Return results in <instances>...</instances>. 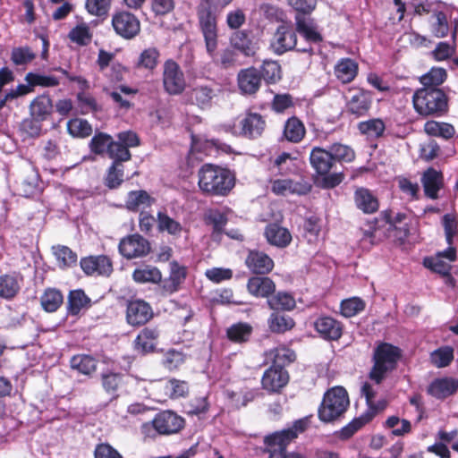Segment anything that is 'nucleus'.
<instances>
[{"label": "nucleus", "instance_id": "obj_1", "mask_svg": "<svg viewBox=\"0 0 458 458\" xmlns=\"http://www.w3.org/2000/svg\"><path fill=\"white\" fill-rule=\"evenodd\" d=\"M294 21L295 29L290 24L283 23L276 30L270 47L276 55H281L293 49L311 55L313 48L310 44L322 41V36L311 19L296 14Z\"/></svg>", "mask_w": 458, "mask_h": 458}, {"label": "nucleus", "instance_id": "obj_2", "mask_svg": "<svg viewBox=\"0 0 458 458\" xmlns=\"http://www.w3.org/2000/svg\"><path fill=\"white\" fill-rule=\"evenodd\" d=\"M199 190L206 195L225 196L234 186V177L228 169L204 164L198 172Z\"/></svg>", "mask_w": 458, "mask_h": 458}, {"label": "nucleus", "instance_id": "obj_3", "mask_svg": "<svg viewBox=\"0 0 458 458\" xmlns=\"http://www.w3.org/2000/svg\"><path fill=\"white\" fill-rule=\"evenodd\" d=\"M413 106L423 116H440L447 111V98L445 93L435 87L418 89L413 95Z\"/></svg>", "mask_w": 458, "mask_h": 458}, {"label": "nucleus", "instance_id": "obj_4", "mask_svg": "<svg viewBox=\"0 0 458 458\" xmlns=\"http://www.w3.org/2000/svg\"><path fill=\"white\" fill-rule=\"evenodd\" d=\"M308 424V419H301L296 420L291 428L266 437L264 452L268 454V458H287L288 445L307 428Z\"/></svg>", "mask_w": 458, "mask_h": 458}, {"label": "nucleus", "instance_id": "obj_5", "mask_svg": "<svg viewBox=\"0 0 458 458\" xmlns=\"http://www.w3.org/2000/svg\"><path fill=\"white\" fill-rule=\"evenodd\" d=\"M196 12L207 52L210 57H213L217 48V14L211 4V0H200Z\"/></svg>", "mask_w": 458, "mask_h": 458}, {"label": "nucleus", "instance_id": "obj_6", "mask_svg": "<svg viewBox=\"0 0 458 458\" xmlns=\"http://www.w3.org/2000/svg\"><path fill=\"white\" fill-rule=\"evenodd\" d=\"M401 355V350L398 347L387 343L380 344L374 351V364L369 372V378L380 384L386 374L395 369Z\"/></svg>", "mask_w": 458, "mask_h": 458}, {"label": "nucleus", "instance_id": "obj_7", "mask_svg": "<svg viewBox=\"0 0 458 458\" xmlns=\"http://www.w3.org/2000/svg\"><path fill=\"white\" fill-rule=\"evenodd\" d=\"M347 391L342 386H335L324 394L318 408V418L323 422H332L339 419L349 407Z\"/></svg>", "mask_w": 458, "mask_h": 458}, {"label": "nucleus", "instance_id": "obj_8", "mask_svg": "<svg viewBox=\"0 0 458 458\" xmlns=\"http://www.w3.org/2000/svg\"><path fill=\"white\" fill-rule=\"evenodd\" d=\"M184 420L173 411H165L156 415L151 424L146 423L142 426V431L148 434L154 428L158 434L170 435L178 432L183 428Z\"/></svg>", "mask_w": 458, "mask_h": 458}, {"label": "nucleus", "instance_id": "obj_9", "mask_svg": "<svg viewBox=\"0 0 458 458\" xmlns=\"http://www.w3.org/2000/svg\"><path fill=\"white\" fill-rule=\"evenodd\" d=\"M163 85L170 95H179L185 89L184 74L179 64L173 60H167L164 64Z\"/></svg>", "mask_w": 458, "mask_h": 458}, {"label": "nucleus", "instance_id": "obj_10", "mask_svg": "<svg viewBox=\"0 0 458 458\" xmlns=\"http://www.w3.org/2000/svg\"><path fill=\"white\" fill-rule=\"evenodd\" d=\"M112 26L115 33L125 39L133 38L140 30V23L138 18L125 11L113 15Z\"/></svg>", "mask_w": 458, "mask_h": 458}, {"label": "nucleus", "instance_id": "obj_11", "mask_svg": "<svg viewBox=\"0 0 458 458\" xmlns=\"http://www.w3.org/2000/svg\"><path fill=\"white\" fill-rule=\"evenodd\" d=\"M119 252L127 259L141 258L150 251L148 240L138 233L129 235L120 241Z\"/></svg>", "mask_w": 458, "mask_h": 458}, {"label": "nucleus", "instance_id": "obj_12", "mask_svg": "<svg viewBox=\"0 0 458 458\" xmlns=\"http://www.w3.org/2000/svg\"><path fill=\"white\" fill-rule=\"evenodd\" d=\"M289 379L290 377L286 369L272 365L264 372L261 386L268 393L279 394L287 386Z\"/></svg>", "mask_w": 458, "mask_h": 458}, {"label": "nucleus", "instance_id": "obj_13", "mask_svg": "<svg viewBox=\"0 0 458 458\" xmlns=\"http://www.w3.org/2000/svg\"><path fill=\"white\" fill-rule=\"evenodd\" d=\"M311 190V184L302 179H276L271 182V191L276 195H305Z\"/></svg>", "mask_w": 458, "mask_h": 458}, {"label": "nucleus", "instance_id": "obj_14", "mask_svg": "<svg viewBox=\"0 0 458 458\" xmlns=\"http://www.w3.org/2000/svg\"><path fill=\"white\" fill-rule=\"evenodd\" d=\"M80 264L83 272L88 276H109L113 272V263L106 255L83 258Z\"/></svg>", "mask_w": 458, "mask_h": 458}, {"label": "nucleus", "instance_id": "obj_15", "mask_svg": "<svg viewBox=\"0 0 458 458\" xmlns=\"http://www.w3.org/2000/svg\"><path fill=\"white\" fill-rule=\"evenodd\" d=\"M237 83L242 94H256L262 83L259 70L254 66L240 70L237 74Z\"/></svg>", "mask_w": 458, "mask_h": 458}, {"label": "nucleus", "instance_id": "obj_16", "mask_svg": "<svg viewBox=\"0 0 458 458\" xmlns=\"http://www.w3.org/2000/svg\"><path fill=\"white\" fill-rule=\"evenodd\" d=\"M151 307L144 301L135 300L128 303L126 318L130 325L140 326L152 318Z\"/></svg>", "mask_w": 458, "mask_h": 458}, {"label": "nucleus", "instance_id": "obj_17", "mask_svg": "<svg viewBox=\"0 0 458 458\" xmlns=\"http://www.w3.org/2000/svg\"><path fill=\"white\" fill-rule=\"evenodd\" d=\"M160 331L157 327H146L140 330L134 340V349L139 353L146 354L155 351Z\"/></svg>", "mask_w": 458, "mask_h": 458}, {"label": "nucleus", "instance_id": "obj_18", "mask_svg": "<svg viewBox=\"0 0 458 458\" xmlns=\"http://www.w3.org/2000/svg\"><path fill=\"white\" fill-rule=\"evenodd\" d=\"M372 104V97L369 91L358 89L354 90L347 101V111L356 117L368 114Z\"/></svg>", "mask_w": 458, "mask_h": 458}, {"label": "nucleus", "instance_id": "obj_19", "mask_svg": "<svg viewBox=\"0 0 458 458\" xmlns=\"http://www.w3.org/2000/svg\"><path fill=\"white\" fill-rule=\"evenodd\" d=\"M29 110L30 115L34 121H47L54 112L53 101L47 94L38 95L30 102Z\"/></svg>", "mask_w": 458, "mask_h": 458}, {"label": "nucleus", "instance_id": "obj_20", "mask_svg": "<svg viewBox=\"0 0 458 458\" xmlns=\"http://www.w3.org/2000/svg\"><path fill=\"white\" fill-rule=\"evenodd\" d=\"M187 276V267L177 261L170 263L169 276L162 282V288L165 293L177 292L184 283Z\"/></svg>", "mask_w": 458, "mask_h": 458}, {"label": "nucleus", "instance_id": "obj_21", "mask_svg": "<svg viewBox=\"0 0 458 458\" xmlns=\"http://www.w3.org/2000/svg\"><path fill=\"white\" fill-rule=\"evenodd\" d=\"M314 327L319 335L327 340H338L342 335V324L331 317L318 318Z\"/></svg>", "mask_w": 458, "mask_h": 458}, {"label": "nucleus", "instance_id": "obj_22", "mask_svg": "<svg viewBox=\"0 0 458 458\" xmlns=\"http://www.w3.org/2000/svg\"><path fill=\"white\" fill-rule=\"evenodd\" d=\"M310 162L312 168L318 174H328L335 164L330 150H326L319 147L312 148L310 155Z\"/></svg>", "mask_w": 458, "mask_h": 458}, {"label": "nucleus", "instance_id": "obj_23", "mask_svg": "<svg viewBox=\"0 0 458 458\" xmlns=\"http://www.w3.org/2000/svg\"><path fill=\"white\" fill-rule=\"evenodd\" d=\"M188 96L191 104L205 109L211 106L216 93L214 89L209 85L197 84L190 89Z\"/></svg>", "mask_w": 458, "mask_h": 458}, {"label": "nucleus", "instance_id": "obj_24", "mask_svg": "<svg viewBox=\"0 0 458 458\" xmlns=\"http://www.w3.org/2000/svg\"><path fill=\"white\" fill-rule=\"evenodd\" d=\"M242 134L248 138L255 139L259 137L266 127V121L258 113H248L241 121Z\"/></svg>", "mask_w": 458, "mask_h": 458}, {"label": "nucleus", "instance_id": "obj_25", "mask_svg": "<svg viewBox=\"0 0 458 458\" xmlns=\"http://www.w3.org/2000/svg\"><path fill=\"white\" fill-rule=\"evenodd\" d=\"M246 266L254 274L265 275L274 267V261L267 254L259 251H250L246 259Z\"/></svg>", "mask_w": 458, "mask_h": 458}, {"label": "nucleus", "instance_id": "obj_26", "mask_svg": "<svg viewBox=\"0 0 458 458\" xmlns=\"http://www.w3.org/2000/svg\"><path fill=\"white\" fill-rule=\"evenodd\" d=\"M265 237L267 241L274 246L284 248L292 242V234L288 229L280 226L278 224L272 223L266 226Z\"/></svg>", "mask_w": 458, "mask_h": 458}, {"label": "nucleus", "instance_id": "obj_27", "mask_svg": "<svg viewBox=\"0 0 458 458\" xmlns=\"http://www.w3.org/2000/svg\"><path fill=\"white\" fill-rule=\"evenodd\" d=\"M247 289L255 297L266 298L275 292L276 284L269 277L252 276L248 281Z\"/></svg>", "mask_w": 458, "mask_h": 458}, {"label": "nucleus", "instance_id": "obj_28", "mask_svg": "<svg viewBox=\"0 0 458 458\" xmlns=\"http://www.w3.org/2000/svg\"><path fill=\"white\" fill-rule=\"evenodd\" d=\"M458 388V382L452 378H437L431 382L428 387V394L437 399L446 398Z\"/></svg>", "mask_w": 458, "mask_h": 458}, {"label": "nucleus", "instance_id": "obj_29", "mask_svg": "<svg viewBox=\"0 0 458 458\" xmlns=\"http://www.w3.org/2000/svg\"><path fill=\"white\" fill-rule=\"evenodd\" d=\"M421 181L426 196L432 199H437V192L443 184L442 174L432 168L428 169L424 173Z\"/></svg>", "mask_w": 458, "mask_h": 458}, {"label": "nucleus", "instance_id": "obj_30", "mask_svg": "<svg viewBox=\"0 0 458 458\" xmlns=\"http://www.w3.org/2000/svg\"><path fill=\"white\" fill-rule=\"evenodd\" d=\"M157 225L159 232H165L174 237H179L183 230L182 224L171 217L165 210L157 212Z\"/></svg>", "mask_w": 458, "mask_h": 458}, {"label": "nucleus", "instance_id": "obj_31", "mask_svg": "<svg viewBox=\"0 0 458 458\" xmlns=\"http://www.w3.org/2000/svg\"><path fill=\"white\" fill-rule=\"evenodd\" d=\"M306 129L303 123L295 116H293L284 123L283 137L289 142L298 143L305 136Z\"/></svg>", "mask_w": 458, "mask_h": 458}, {"label": "nucleus", "instance_id": "obj_32", "mask_svg": "<svg viewBox=\"0 0 458 458\" xmlns=\"http://www.w3.org/2000/svg\"><path fill=\"white\" fill-rule=\"evenodd\" d=\"M265 355L267 360H270L274 366H280L281 368L292 363L296 359L295 352L285 346L271 349L266 352Z\"/></svg>", "mask_w": 458, "mask_h": 458}, {"label": "nucleus", "instance_id": "obj_33", "mask_svg": "<svg viewBox=\"0 0 458 458\" xmlns=\"http://www.w3.org/2000/svg\"><path fill=\"white\" fill-rule=\"evenodd\" d=\"M21 276L4 275L0 276V297L10 300L14 298L21 289Z\"/></svg>", "mask_w": 458, "mask_h": 458}, {"label": "nucleus", "instance_id": "obj_34", "mask_svg": "<svg viewBox=\"0 0 458 458\" xmlns=\"http://www.w3.org/2000/svg\"><path fill=\"white\" fill-rule=\"evenodd\" d=\"M37 54L28 46L14 47L10 53V60L14 66L25 69L28 64L32 63Z\"/></svg>", "mask_w": 458, "mask_h": 458}, {"label": "nucleus", "instance_id": "obj_35", "mask_svg": "<svg viewBox=\"0 0 458 458\" xmlns=\"http://www.w3.org/2000/svg\"><path fill=\"white\" fill-rule=\"evenodd\" d=\"M155 199L145 191H130L126 199V208L131 211H139L149 208Z\"/></svg>", "mask_w": 458, "mask_h": 458}, {"label": "nucleus", "instance_id": "obj_36", "mask_svg": "<svg viewBox=\"0 0 458 458\" xmlns=\"http://www.w3.org/2000/svg\"><path fill=\"white\" fill-rule=\"evenodd\" d=\"M354 199L358 208L364 213L371 214L376 212L378 208L377 198L365 188H360L355 191Z\"/></svg>", "mask_w": 458, "mask_h": 458}, {"label": "nucleus", "instance_id": "obj_37", "mask_svg": "<svg viewBox=\"0 0 458 458\" xmlns=\"http://www.w3.org/2000/svg\"><path fill=\"white\" fill-rule=\"evenodd\" d=\"M456 37L457 28L454 27L451 32L452 43L443 41L437 44L435 49L431 52V55L436 61H445L454 55L456 51Z\"/></svg>", "mask_w": 458, "mask_h": 458}, {"label": "nucleus", "instance_id": "obj_38", "mask_svg": "<svg viewBox=\"0 0 458 458\" xmlns=\"http://www.w3.org/2000/svg\"><path fill=\"white\" fill-rule=\"evenodd\" d=\"M357 72L358 65L350 58L342 59L335 67V74L343 83L351 82L357 75Z\"/></svg>", "mask_w": 458, "mask_h": 458}, {"label": "nucleus", "instance_id": "obj_39", "mask_svg": "<svg viewBox=\"0 0 458 458\" xmlns=\"http://www.w3.org/2000/svg\"><path fill=\"white\" fill-rule=\"evenodd\" d=\"M267 324L270 331L276 334H284L295 326V322L291 317L278 312H273L270 315Z\"/></svg>", "mask_w": 458, "mask_h": 458}, {"label": "nucleus", "instance_id": "obj_40", "mask_svg": "<svg viewBox=\"0 0 458 458\" xmlns=\"http://www.w3.org/2000/svg\"><path fill=\"white\" fill-rule=\"evenodd\" d=\"M105 91L120 108L129 109L131 104L128 98L135 95L138 90L121 85L114 90L106 89Z\"/></svg>", "mask_w": 458, "mask_h": 458}, {"label": "nucleus", "instance_id": "obj_41", "mask_svg": "<svg viewBox=\"0 0 458 458\" xmlns=\"http://www.w3.org/2000/svg\"><path fill=\"white\" fill-rule=\"evenodd\" d=\"M101 383L104 390L116 398L119 389L123 386V375L111 371L102 373Z\"/></svg>", "mask_w": 458, "mask_h": 458}, {"label": "nucleus", "instance_id": "obj_42", "mask_svg": "<svg viewBox=\"0 0 458 458\" xmlns=\"http://www.w3.org/2000/svg\"><path fill=\"white\" fill-rule=\"evenodd\" d=\"M93 33L89 26L85 22H81L72 28L68 33V38L78 46L84 47L90 44Z\"/></svg>", "mask_w": 458, "mask_h": 458}, {"label": "nucleus", "instance_id": "obj_43", "mask_svg": "<svg viewBox=\"0 0 458 458\" xmlns=\"http://www.w3.org/2000/svg\"><path fill=\"white\" fill-rule=\"evenodd\" d=\"M64 297L60 291L48 288L40 298L42 308L47 312L55 311L63 303Z\"/></svg>", "mask_w": 458, "mask_h": 458}, {"label": "nucleus", "instance_id": "obj_44", "mask_svg": "<svg viewBox=\"0 0 458 458\" xmlns=\"http://www.w3.org/2000/svg\"><path fill=\"white\" fill-rule=\"evenodd\" d=\"M261 80L267 83L273 84L282 78V69L278 62L272 60H265L259 70Z\"/></svg>", "mask_w": 458, "mask_h": 458}, {"label": "nucleus", "instance_id": "obj_45", "mask_svg": "<svg viewBox=\"0 0 458 458\" xmlns=\"http://www.w3.org/2000/svg\"><path fill=\"white\" fill-rule=\"evenodd\" d=\"M132 278L137 283H159L162 280V274L155 267L145 266L133 271Z\"/></svg>", "mask_w": 458, "mask_h": 458}, {"label": "nucleus", "instance_id": "obj_46", "mask_svg": "<svg viewBox=\"0 0 458 458\" xmlns=\"http://www.w3.org/2000/svg\"><path fill=\"white\" fill-rule=\"evenodd\" d=\"M358 129L361 134L368 137L379 138L384 134L386 125L381 119L374 118L359 123Z\"/></svg>", "mask_w": 458, "mask_h": 458}, {"label": "nucleus", "instance_id": "obj_47", "mask_svg": "<svg viewBox=\"0 0 458 458\" xmlns=\"http://www.w3.org/2000/svg\"><path fill=\"white\" fill-rule=\"evenodd\" d=\"M70 363L72 369L85 375H90L97 369V360L89 355H75L71 359Z\"/></svg>", "mask_w": 458, "mask_h": 458}, {"label": "nucleus", "instance_id": "obj_48", "mask_svg": "<svg viewBox=\"0 0 458 458\" xmlns=\"http://www.w3.org/2000/svg\"><path fill=\"white\" fill-rule=\"evenodd\" d=\"M232 45L246 56H253L256 53L255 44L248 38L243 31H236L232 38Z\"/></svg>", "mask_w": 458, "mask_h": 458}, {"label": "nucleus", "instance_id": "obj_49", "mask_svg": "<svg viewBox=\"0 0 458 458\" xmlns=\"http://www.w3.org/2000/svg\"><path fill=\"white\" fill-rule=\"evenodd\" d=\"M53 253L60 267H70L77 263V254L66 246H54Z\"/></svg>", "mask_w": 458, "mask_h": 458}, {"label": "nucleus", "instance_id": "obj_50", "mask_svg": "<svg viewBox=\"0 0 458 458\" xmlns=\"http://www.w3.org/2000/svg\"><path fill=\"white\" fill-rule=\"evenodd\" d=\"M113 140L114 139L109 134L98 132L90 140L89 146L94 154H108Z\"/></svg>", "mask_w": 458, "mask_h": 458}, {"label": "nucleus", "instance_id": "obj_51", "mask_svg": "<svg viewBox=\"0 0 458 458\" xmlns=\"http://www.w3.org/2000/svg\"><path fill=\"white\" fill-rule=\"evenodd\" d=\"M252 333V327L247 323H237L231 326L226 335L229 340L234 343H245L249 341Z\"/></svg>", "mask_w": 458, "mask_h": 458}, {"label": "nucleus", "instance_id": "obj_52", "mask_svg": "<svg viewBox=\"0 0 458 458\" xmlns=\"http://www.w3.org/2000/svg\"><path fill=\"white\" fill-rule=\"evenodd\" d=\"M90 300L82 290L72 291L68 296V312L72 315H77L80 311L88 306Z\"/></svg>", "mask_w": 458, "mask_h": 458}, {"label": "nucleus", "instance_id": "obj_53", "mask_svg": "<svg viewBox=\"0 0 458 458\" xmlns=\"http://www.w3.org/2000/svg\"><path fill=\"white\" fill-rule=\"evenodd\" d=\"M67 130L72 137L77 138H87L93 131L91 124L87 120L81 118H73L68 121Z\"/></svg>", "mask_w": 458, "mask_h": 458}, {"label": "nucleus", "instance_id": "obj_54", "mask_svg": "<svg viewBox=\"0 0 458 458\" xmlns=\"http://www.w3.org/2000/svg\"><path fill=\"white\" fill-rule=\"evenodd\" d=\"M375 415L376 411L373 410L369 411L366 413L362 414L360 417L354 419L348 425H346L341 429V437L345 439L351 437L360 428H362L365 424L369 422Z\"/></svg>", "mask_w": 458, "mask_h": 458}, {"label": "nucleus", "instance_id": "obj_55", "mask_svg": "<svg viewBox=\"0 0 458 458\" xmlns=\"http://www.w3.org/2000/svg\"><path fill=\"white\" fill-rule=\"evenodd\" d=\"M267 304L274 310H291L295 307V300L291 294L279 292L267 300Z\"/></svg>", "mask_w": 458, "mask_h": 458}, {"label": "nucleus", "instance_id": "obj_56", "mask_svg": "<svg viewBox=\"0 0 458 458\" xmlns=\"http://www.w3.org/2000/svg\"><path fill=\"white\" fill-rule=\"evenodd\" d=\"M432 33L437 38H445L449 33V24L446 15L440 11H435L431 21Z\"/></svg>", "mask_w": 458, "mask_h": 458}, {"label": "nucleus", "instance_id": "obj_57", "mask_svg": "<svg viewBox=\"0 0 458 458\" xmlns=\"http://www.w3.org/2000/svg\"><path fill=\"white\" fill-rule=\"evenodd\" d=\"M24 81L30 83V86L34 89L35 87H55L59 84V80L52 75H44L36 72H28L24 78Z\"/></svg>", "mask_w": 458, "mask_h": 458}, {"label": "nucleus", "instance_id": "obj_58", "mask_svg": "<svg viewBox=\"0 0 458 458\" xmlns=\"http://www.w3.org/2000/svg\"><path fill=\"white\" fill-rule=\"evenodd\" d=\"M329 150L335 162H352L355 158L354 150L348 145L334 143Z\"/></svg>", "mask_w": 458, "mask_h": 458}, {"label": "nucleus", "instance_id": "obj_59", "mask_svg": "<svg viewBox=\"0 0 458 458\" xmlns=\"http://www.w3.org/2000/svg\"><path fill=\"white\" fill-rule=\"evenodd\" d=\"M454 359V350L449 346L435 350L430 354V360L437 368L448 366Z\"/></svg>", "mask_w": 458, "mask_h": 458}, {"label": "nucleus", "instance_id": "obj_60", "mask_svg": "<svg viewBox=\"0 0 458 458\" xmlns=\"http://www.w3.org/2000/svg\"><path fill=\"white\" fill-rule=\"evenodd\" d=\"M107 155L111 159H113V163L117 164H123V162L129 161L131 158V154L126 146L114 140L111 144Z\"/></svg>", "mask_w": 458, "mask_h": 458}, {"label": "nucleus", "instance_id": "obj_61", "mask_svg": "<svg viewBox=\"0 0 458 458\" xmlns=\"http://www.w3.org/2000/svg\"><path fill=\"white\" fill-rule=\"evenodd\" d=\"M365 308V302L358 297H352L344 300L341 302V313L346 318H352L362 311Z\"/></svg>", "mask_w": 458, "mask_h": 458}, {"label": "nucleus", "instance_id": "obj_62", "mask_svg": "<svg viewBox=\"0 0 458 458\" xmlns=\"http://www.w3.org/2000/svg\"><path fill=\"white\" fill-rule=\"evenodd\" d=\"M158 57V51L155 47H149L143 50L140 55L136 66L138 68L153 70L157 64Z\"/></svg>", "mask_w": 458, "mask_h": 458}, {"label": "nucleus", "instance_id": "obj_63", "mask_svg": "<svg viewBox=\"0 0 458 458\" xmlns=\"http://www.w3.org/2000/svg\"><path fill=\"white\" fill-rule=\"evenodd\" d=\"M123 181V165L112 163L108 168L106 177V184L108 188L114 189L118 187Z\"/></svg>", "mask_w": 458, "mask_h": 458}, {"label": "nucleus", "instance_id": "obj_64", "mask_svg": "<svg viewBox=\"0 0 458 458\" xmlns=\"http://www.w3.org/2000/svg\"><path fill=\"white\" fill-rule=\"evenodd\" d=\"M423 264L426 267L444 276L448 275L451 270V265L438 255L425 258Z\"/></svg>", "mask_w": 458, "mask_h": 458}]
</instances>
